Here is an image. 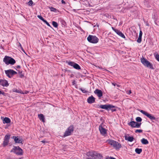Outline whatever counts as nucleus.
I'll use <instances>...</instances> for the list:
<instances>
[{
	"instance_id": "obj_3",
	"label": "nucleus",
	"mask_w": 159,
	"mask_h": 159,
	"mask_svg": "<svg viewBox=\"0 0 159 159\" xmlns=\"http://www.w3.org/2000/svg\"><path fill=\"white\" fill-rule=\"evenodd\" d=\"M141 61L142 64L145 66L152 69H154L152 64L144 57H143L141 59Z\"/></svg>"
},
{
	"instance_id": "obj_9",
	"label": "nucleus",
	"mask_w": 159,
	"mask_h": 159,
	"mask_svg": "<svg viewBox=\"0 0 159 159\" xmlns=\"http://www.w3.org/2000/svg\"><path fill=\"white\" fill-rule=\"evenodd\" d=\"M66 62L67 63L68 65L73 66L74 68L76 70H80L81 69V67L78 64L73 61H66Z\"/></svg>"
},
{
	"instance_id": "obj_5",
	"label": "nucleus",
	"mask_w": 159,
	"mask_h": 159,
	"mask_svg": "<svg viewBox=\"0 0 159 159\" xmlns=\"http://www.w3.org/2000/svg\"><path fill=\"white\" fill-rule=\"evenodd\" d=\"M87 39L89 42L93 43H96L99 41V39L96 36L91 35H89Z\"/></svg>"
},
{
	"instance_id": "obj_16",
	"label": "nucleus",
	"mask_w": 159,
	"mask_h": 159,
	"mask_svg": "<svg viewBox=\"0 0 159 159\" xmlns=\"http://www.w3.org/2000/svg\"><path fill=\"white\" fill-rule=\"evenodd\" d=\"M12 138L14 140L16 143H23V140L21 139L18 138V136H13L12 137Z\"/></svg>"
},
{
	"instance_id": "obj_40",
	"label": "nucleus",
	"mask_w": 159,
	"mask_h": 159,
	"mask_svg": "<svg viewBox=\"0 0 159 159\" xmlns=\"http://www.w3.org/2000/svg\"><path fill=\"white\" fill-rule=\"evenodd\" d=\"M72 84L73 85H76V82L75 81V80H73L72 81Z\"/></svg>"
},
{
	"instance_id": "obj_19",
	"label": "nucleus",
	"mask_w": 159,
	"mask_h": 159,
	"mask_svg": "<svg viewBox=\"0 0 159 159\" xmlns=\"http://www.w3.org/2000/svg\"><path fill=\"white\" fill-rule=\"evenodd\" d=\"M95 154H96V152L94 151H89L87 152L86 155L89 157H90L91 158L94 157V156H95Z\"/></svg>"
},
{
	"instance_id": "obj_49",
	"label": "nucleus",
	"mask_w": 159,
	"mask_h": 159,
	"mask_svg": "<svg viewBox=\"0 0 159 159\" xmlns=\"http://www.w3.org/2000/svg\"><path fill=\"white\" fill-rule=\"evenodd\" d=\"M112 84L114 85V86H115L116 85V84L115 83H112Z\"/></svg>"
},
{
	"instance_id": "obj_45",
	"label": "nucleus",
	"mask_w": 159,
	"mask_h": 159,
	"mask_svg": "<svg viewBox=\"0 0 159 159\" xmlns=\"http://www.w3.org/2000/svg\"><path fill=\"white\" fill-rule=\"evenodd\" d=\"M20 68V66L19 65H18L16 66V68L17 69H19Z\"/></svg>"
},
{
	"instance_id": "obj_31",
	"label": "nucleus",
	"mask_w": 159,
	"mask_h": 159,
	"mask_svg": "<svg viewBox=\"0 0 159 159\" xmlns=\"http://www.w3.org/2000/svg\"><path fill=\"white\" fill-rule=\"evenodd\" d=\"M61 24H62V27H64L66 26V22L64 20H61Z\"/></svg>"
},
{
	"instance_id": "obj_24",
	"label": "nucleus",
	"mask_w": 159,
	"mask_h": 159,
	"mask_svg": "<svg viewBox=\"0 0 159 159\" xmlns=\"http://www.w3.org/2000/svg\"><path fill=\"white\" fill-rule=\"evenodd\" d=\"M49 8L51 11H53L55 12H59V11L57 9L53 7H49Z\"/></svg>"
},
{
	"instance_id": "obj_34",
	"label": "nucleus",
	"mask_w": 159,
	"mask_h": 159,
	"mask_svg": "<svg viewBox=\"0 0 159 159\" xmlns=\"http://www.w3.org/2000/svg\"><path fill=\"white\" fill-rule=\"evenodd\" d=\"M37 17L40 20H42L43 21V22L45 20L43 18V17L41 16V15H38Z\"/></svg>"
},
{
	"instance_id": "obj_37",
	"label": "nucleus",
	"mask_w": 159,
	"mask_h": 159,
	"mask_svg": "<svg viewBox=\"0 0 159 159\" xmlns=\"http://www.w3.org/2000/svg\"><path fill=\"white\" fill-rule=\"evenodd\" d=\"M143 130L142 129H137L135 131L136 133H141L143 132Z\"/></svg>"
},
{
	"instance_id": "obj_50",
	"label": "nucleus",
	"mask_w": 159,
	"mask_h": 159,
	"mask_svg": "<svg viewBox=\"0 0 159 159\" xmlns=\"http://www.w3.org/2000/svg\"><path fill=\"white\" fill-rule=\"evenodd\" d=\"M86 159H93L91 158V157H89V158H87Z\"/></svg>"
},
{
	"instance_id": "obj_11",
	"label": "nucleus",
	"mask_w": 159,
	"mask_h": 159,
	"mask_svg": "<svg viewBox=\"0 0 159 159\" xmlns=\"http://www.w3.org/2000/svg\"><path fill=\"white\" fill-rule=\"evenodd\" d=\"M128 125L132 128H139L141 125V123H139L134 121H130L128 123Z\"/></svg>"
},
{
	"instance_id": "obj_23",
	"label": "nucleus",
	"mask_w": 159,
	"mask_h": 159,
	"mask_svg": "<svg viewBox=\"0 0 159 159\" xmlns=\"http://www.w3.org/2000/svg\"><path fill=\"white\" fill-rule=\"evenodd\" d=\"M141 142L143 144L145 145L148 144L149 143L148 141L144 138H143L141 140Z\"/></svg>"
},
{
	"instance_id": "obj_53",
	"label": "nucleus",
	"mask_w": 159,
	"mask_h": 159,
	"mask_svg": "<svg viewBox=\"0 0 159 159\" xmlns=\"http://www.w3.org/2000/svg\"><path fill=\"white\" fill-rule=\"evenodd\" d=\"M102 111H101V112H102Z\"/></svg>"
},
{
	"instance_id": "obj_20",
	"label": "nucleus",
	"mask_w": 159,
	"mask_h": 159,
	"mask_svg": "<svg viewBox=\"0 0 159 159\" xmlns=\"http://www.w3.org/2000/svg\"><path fill=\"white\" fill-rule=\"evenodd\" d=\"M124 137L125 140H128V141L130 142H132L134 139V138L133 136H129L128 134L127 135H125Z\"/></svg>"
},
{
	"instance_id": "obj_44",
	"label": "nucleus",
	"mask_w": 159,
	"mask_h": 159,
	"mask_svg": "<svg viewBox=\"0 0 159 159\" xmlns=\"http://www.w3.org/2000/svg\"><path fill=\"white\" fill-rule=\"evenodd\" d=\"M131 93V90H129V92L128 93V94H130Z\"/></svg>"
},
{
	"instance_id": "obj_28",
	"label": "nucleus",
	"mask_w": 159,
	"mask_h": 159,
	"mask_svg": "<svg viewBox=\"0 0 159 159\" xmlns=\"http://www.w3.org/2000/svg\"><path fill=\"white\" fill-rule=\"evenodd\" d=\"M52 25L55 28H57L58 26V24L55 21H52Z\"/></svg>"
},
{
	"instance_id": "obj_38",
	"label": "nucleus",
	"mask_w": 159,
	"mask_h": 159,
	"mask_svg": "<svg viewBox=\"0 0 159 159\" xmlns=\"http://www.w3.org/2000/svg\"><path fill=\"white\" fill-rule=\"evenodd\" d=\"M43 22L45 23L48 26L51 27L50 24L46 20H45Z\"/></svg>"
},
{
	"instance_id": "obj_4",
	"label": "nucleus",
	"mask_w": 159,
	"mask_h": 159,
	"mask_svg": "<svg viewBox=\"0 0 159 159\" xmlns=\"http://www.w3.org/2000/svg\"><path fill=\"white\" fill-rule=\"evenodd\" d=\"M10 152H13L17 155H22L23 154L22 149L19 146H14Z\"/></svg>"
},
{
	"instance_id": "obj_22",
	"label": "nucleus",
	"mask_w": 159,
	"mask_h": 159,
	"mask_svg": "<svg viewBox=\"0 0 159 159\" xmlns=\"http://www.w3.org/2000/svg\"><path fill=\"white\" fill-rule=\"evenodd\" d=\"M11 121L10 119L8 117H5L3 120V124L10 123Z\"/></svg>"
},
{
	"instance_id": "obj_17",
	"label": "nucleus",
	"mask_w": 159,
	"mask_h": 159,
	"mask_svg": "<svg viewBox=\"0 0 159 159\" xmlns=\"http://www.w3.org/2000/svg\"><path fill=\"white\" fill-rule=\"evenodd\" d=\"M95 98L92 95L89 97L87 99V102L89 104H92L95 102Z\"/></svg>"
},
{
	"instance_id": "obj_46",
	"label": "nucleus",
	"mask_w": 159,
	"mask_h": 159,
	"mask_svg": "<svg viewBox=\"0 0 159 159\" xmlns=\"http://www.w3.org/2000/svg\"><path fill=\"white\" fill-rule=\"evenodd\" d=\"M28 93H29V91H25V93H24V94H27Z\"/></svg>"
},
{
	"instance_id": "obj_41",
	"label": "nucleus",
	"mask_w": 159,
	"mask_h": 159,
	"mask_svg": "<svg viewBox=\"0 0 159 159\" xmlns=\"http://www.w3.org/2000/svg\"><path fill=\"white\" fill-rule=\"evenodd\" d=\"M142 34H143L142 32V31L141 30H140V31H139V36H142Z\"/></svg>"
},
{
	"instance_id": "obj_42",
	"label": "nucleus",
	"mask_w": 159,
	"mask_h": 159,
	"mask_svg": "<svg viewBox=\"0 0 159 159\" xmlns=\"http://www.w3.org/2000/svg\"><path fill=\"white\" fill-rule=\"evenodd\" d=\"M61 2L62 4H66V2L64 0H62L61 1Z\"/></svg>"
},
{
	"instance_id": "obj_48",
	"label": "nucleus",
	"mask_w": 159,
	"mask_h": 159,
	"mask_svg": "<svg viewBox=\"0 0 159 159\" xmlns=\"http://www.w3.org/2000/svg\"><path fill=\"white\" fill-rule=\"evenodd\" d=\"M41 142L43 143H45L46 141L44 140H43V141H41Z\"/></svg>"
},
{
	"instance_id": "obj_51",
	"label": "nucleus",
	"mask_w": 159,
	"mask_h": 159,
	"mask_svg": "<svg viewBox=\"0 0 159 159\" xmlns=\"http://www.w3.org/2000/svg\"><path fill=\"white\" fill-rule=\"evenodd\" d=\"M2 92L0 90V94H1V93H2Z\"/></svg>"
},
{
	"instance_id": "obj_10",
	"label": "nucleus",
	"mask_w": 159,
	"mask_h": 159,
	"mask_svg": "<svg viewBox=\"0 0 159 159\" xmlns=\"http://www.w3.org/2000/svg\"><path fill=\"white\" fill-rule=\"evenodd\" d=\"M140 111L143 115L147 116L151 120H157L156 118L154 116H153L152 114H149L147 112L143 110H141Z\"/></svg>"
},
{
	"instance_id": "obj_6",
	"label": "nucleus",
	"mask_w": 159,
	"mask_h": 159,
	"mask_svg": "<svg viewBox=\"0 0 159 159\" xmlns=\"http://www.w3.org/2000/svg\"><path fill=\"white\" fill-rule=\"evenodd\" d=\"M108 142L112 146L116 149H119L121 147V145L120 143L113 140H108Z\"/></svg>"
},
{
	"instance_id": "obj_26",
	"label": "nucleus",
	"mask_w": 159,
	"mask_h": 159,
	"mask_svg": "<svg viewBox=\"0 0 159 159\" xmlns=\"http://www.w3.org/2000/svg\"><path fill=\"white\" fill-rule=\"evenodd\" d=\"M142 150L141 148H137L135 149V152L138 154H140L142 152Z\"/></svg>"
},
{
	"instance_id": "obj_14",
	"label": "nucleus",
	"mask_w": 159,
	"mask_h": 159,
	"mask_svg": "<svg viewBox=\"0 0 159 159\" xmlns=\"http://www.w3.org/2000/svg\"><path fill=\"white\" fill-rule=\"evenodd\" d=\"M94 93L97 95L99 98H100L102 96L103 92L102 91L98 89H96L94 91Z\"/></svg>"
},
{
	"instance_id": "obj_27",
	"label": "nucleus",
	"mask_w": 159,
	"mask_h": 159,
	"mask_svg": "<svg viewBox=\"0 0 159 159\" xmlns=\"http://www.w3.org/2000/svg\"><path fill=\"white\" fill-rule=\"evenodd\" d=\"M18 71V74H19V75H20V78H22L24 77V74H23V73H22V71H21V70H17Z\"/></svg>"
},
{
	"instance_id": "obj_21",
	"label": "nucleus",
	"mask_w": 159,
	"mask_h": 159,
	"mask_svg": "<svg viewBox=\"0 0 159 159\" xmlns=\"http://www.w3.org/2000/svg\"><path fill=\"white\" fill-rule=\"evenodd\" d=\"M93 159H103L102 156L100 154L96 152V154H95L94 156V157L93 158Z\"/></svg>"
},
{
	"instance_id": "obj_25",
	"label": "nucleus",
	"mask_w": 159,
	"mask_h": 159,
	"mask_svg": "<svg viewBox=\"0 0 159 159\" xmlns=\"http://www.w3.org/2000/svg\"><path fill=\"white\" fill-rule=\"evenodd\" d=\"M38 117L40 120H41L42 121L44 122V115L42 114L38 115Z\"/></svg>"
},
{
	"instance_id": "obj_39",
	"label": "nucleus",
	"mask_w": 159,
	"mask_h": 159,
	"mask_svg": "<svg viewBox=\"0 0 159 159\" xmlns=\"http://www.w3.org/2000/svg\"><path fill=\"white\" fill-rule=\"evenodd\" d=\"M155 58L159 62V55L158 54L155 56Z\"/></svg>"
},
{
	"instance_id": "obj_30",
	"label": "nucleus",
	"mask_w": 159,
	"mask_h": 159,
	"mask_svg": "<svg viewBox=\"0 0 159 159\" xmlns=\"http://www.w3.org/2000/svg\"><path fill=\"white\" fill-rule=\"evenodd\" d=\"M15 90H13V91L14 92H15L17 93H20L21 94H24V93H23L22 91H21V90H17V89H14Z\"/></svg>"
},
{
	"instance_id": "obj_12",
	"label": "nucleus",
	"mask_w": 159,
	"mask_h": 159,
	"mask_svg": "<svg viewBox=\"0 0 159 159\" xmlns=\"http://www.w3.org/2000/svg\"><path fill=\"white\" fill-rule=\"evenodd\" d=\"M10 137V134H6L5 135L4 138V141L2 144L3 147H5L8 145Z\"/></svg>"
},
{
	"instance_id": "obj_35",
	"label": "nucleus",
	"mask_w": 159,
	"mask_h": 159,
	"mask_svg": "<svg viewBox=\"0 0 159 159\" xmlns=\"http://www.w3.org/2000/svg\"><path fill=\"white\" fill-rule=\"evenodd\" d=\"M30 1L28 2V4L29 6H32L33 2L32 0H29Z\"/></svg>"
},
{
	"instance_id": "obj_43",
	"label": "nucleus",
	"mask_w": 159,
	"mask_h": 159,
	"mask_svg": "<svg viewBox=\"0 0 159 159\" xmlns=\"http://www.w3.org/2000/svg\"><path fill=\"white\" fill-rule=\"evenodd\" d=\"M1 94L4 96H5V93L4 92L2 91L1 93Z\"/></svg>"
},
{
	"instance_id": "obj_13",
	"label": "nucleus",
	"mask_w": 159,
	"mask_h": 159,
	"mask_svg": "<svg viewBox=\"0 0 159 159\" xmlns=\"http://www.w3.org/2000/svg\"><path fill=\"white\" fill-rule=\"evenodd\" d=\"M103 124L102 123L99 126V129L101 134L103 136H105L107 134V130L102 126Z\"/></svg>"
},
{
	"instance_id": "obj_7",
	"label": "nucleus",
	"mask_w": 159,
	"mask_h": 159,
	"mask_svg": "<svg viewBox=\"0 0 159 159\" xmlns=\"http://www.w3.org/2000/svg\"><path fill=\"white\" fill-rule=\"evenodd\" d=\"M5 72L6 75L9 78H11L13 75L17 74V72L13 70L9 69L5 70Z\"/></svg>"
},
{
	"instance_id": "obj_8",
	"label": "nucleus",
	"mask_w": 159,
	"mask_h": 159,
	"mask_svg": "<svg viewBox=\"0 0 159 159\" xmlns=\"http://www.w3.org/2000/svg\"><path fill=\"white\" fill-rule=\"evenodd\" d=\"M74 131V127L73 125H71L69 126L64 133L63 137H65L66 136L70 135H71V133L73 132Z\"/></svg>"
},
{
	"instance_id": "obj_18",
	"label": "nucleus",
	"mask_w": 159,
	"mask_h": 159,
	"mask_svg": "<svg viewBox=\"0 0 159 159\" xmlns=\"http://www.w3.org/2000/svg\"><path fill=\"white\" fill-rule=\"evenodd\" d=\"M0 85L3 86L7 87L9 85V84L7 80L1 79L0 80Z\"/></svg>"
},
{
	"instance_id": "obj_33",
	"label": "nucleus",
	"mask_w": 159,
	"mask_h": 159,
	"mask_svg": "<svg viewBox=\"0 0 159 159\" xmlns=\"http://www.w3.org/2000/svg\"><path fill=\"white\" fill-rule=\"evenodd\" d=\"M79 89L80 90H81L83 93H87L88 92L87 90H86L85 89H84L83 88H79Z\"/></svg>"
},
{
	"instance_id": "obj_32",
	"label": "nucleus",
	"mask_w": 159,
	"mask_h": 159,
	"mask_svg": "<svg viewBox=\"0 0 159 159\" xmlns=\"http://www.w3.org/2000/svg\"><path fill=\"white\" fill-rule=\"evenodd\" d=\"M142 36H139V37L137 40V42L138 43H140L142 41Z\"/></svg>"
},
{
	"instance_id": "obj_1",
	"label": "nucleus",
	"mask_w": 159,
	"mask_h": 159,
	"mask_svg": "<svg viewBox=\"0 0 159 159\" xmlns=\"http://www.w3.org/2000/svg\"><path fill=\"white\" fill-rule=\"evenodd\" d=\"M95 107L98 108H100L105 109L107 111L111 110L112 112L116 111V109L118 108L117 107L110 104L101 105H99L98 104L95 105Z\"/></svg>"
},
{
	"instance_id": "obj_15",
	"label": "nucleus",
	"mask_w": 159,
	"mask_h": 159,
	"mask_svg": "<svg viewBox=\"0 0 159 159\" xmlns=\"http://www.w3.org/2000/svg\"><path fill=\"white\" fill-rule=\"evenodd\" d=\"M112 30L114 31L117 34L123 38H125V37L124 35L120 30L115 29L114 27H112Z\"/></svg>"
},
{
	"instance_id": "obj_52",
	"label": "nucleus",
	"mask_w": 159,
	"mask_h": 159,
	"mask_svg": "<svg viewBox=\"0 0 159 159\" xmlns=\"http://www.w3.org/2000/svg\"><path fill=\"white\" fill-rule=\"evenodd\" d=\"M4 40H2V42H4Z\"/></svg>"
},
{
	"instance_id": "obj_2",
	"label": "nucleus",
	"mask_w": 159,
	"mask_h": 159,
	"mask_svg": "<svg viewBox=\"0 0 159 159\" xmlns=\"http://www.w3.org/2000/svg\"><path fill=\"white\" fill-rule=\"evenodd\" d=\"M3 61L7 65H13L16 63V61L11 57L6 56L3 59Z\"/></svg>"
},
{
	"instance_id": "obj_29",
	"label": "nucleus",
	"mask_w": 159,
	"mask_h": 159,
	"mask_svg": "<svg viewBox=\"0 0 159 159\" xmlns=\"http://www.w3.org/2000/svg\"><path fill=\"white\" fill-rule=\"evenodd\" d=\"M136 120L137 122H140L142 121V119L139 117H137L136 118Z\"/></svg>"
},
{
	"instance_id": "obj_36",
	"label": "nucleus",
	"mask_w": 159,
	"mask_h": 159,
	"mask_svg": "<svg viewBox=\"0 0 159 159\" xmlns=\"http://www.w3.org/2000/svg\"><path fill=\"white\" fill-rule=\"evenodd\" d=\"M19 46H18V47H20L21 50L25 53V50H24V49H23V48H22L21 44L20 43H19Z\"/></svg>"
},
{
	"instance_id": "obj_47",
	"label": "nucleus",
	"mask_w": 159,
	"mask_h": 159,
	"mask_svg": "<svg viewBox=\"0 0 159 159\" xmlns=\"http://www.w3.org/2000/svg\"><path fill=\"white\" fill-rule=\"evenodd\" d=\"M110 158L111 159H116L115 158L113 157H110Z\"/></svg>"
}]
</instances>
